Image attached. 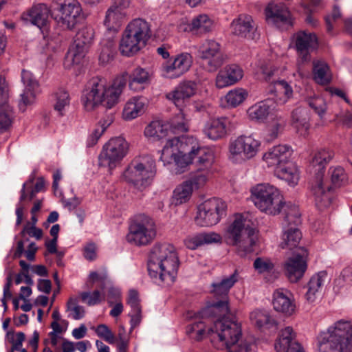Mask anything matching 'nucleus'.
<instances>
[{
    "instance_id": "15",
    "label": "nucleus",
    "mask_w": 352,
    "mask_h": 352,
    "mask_svg": "<svg viewBox=\"0 0 352 352\" xmlns=\"http://www.w3.org/2000/svg\"><path fill=\"white\" fill-rule=\"evenodd\" d=\"M129 151V144L124 138L116 137L110 139L102 147L99 155V165L114 168Z\"/></svg>"
},
{
    "instance_id": "3",
    "label": "nucleus",
    "mask_w": 352,
    "mask_h": 352,
    "mask_svg": "<svg viewBox=\"0 0 352 352\" xmlns=\"http://www.w3.org/2000/svg\"><path fill=\"white\" fill-rule=\"evenodd\" d=\"M319 352H352V322L340 320L318 337Z\"/></svg>"
},
{
    "instance_id": "11",
    "label": "nucleus",
    "mask_w": 352,
    "mask_h": 352,
    "mask_svg": "<svg viewBox=\"0 0 352 352\" xmlns=\"http://www.w3.org/2000/svg\"><path fill=\"white\" fill-rule=\"evenodd\" d=\"M156 226L154 221L145 214H139L131 224L126 241L135 245L150 244L156 236Z\"/></svg>"
},
{
    "instance_id": "46",
    "label": "nucleus",
    "mask_w": 352,
    "mask_h": 352,
    "mask_svg": "<svg viewBox=\"0 0 352 352\" xmlns=\"http://www.w3.org/2000/svg\"><path fill=\"white\" fill-rule=\"evenodd\" d=\"M190 30L197 33H207L213 28V21L206 14H200L192 19L190 23Z\"/></svg>"
},
{
    "instance_id": "20",
    "label": "nucleus",
    "mask_w": 352,
    "mask_h": 352,
    "mask_svg": "<svg viewBox=\"0 0 352 352\" xmlns=\"http://www.w3.org/2000/svg\"><path fill=\"white\" fill-rule=\"evenodd\" d=\"M307 250L299 248L284 262L283 271L290 283H297L303 277L307 268Z\"/></svg>"
},
{
    "instance_id": "21",
    "label": "nucleus",
    "mask_w": 352,
    "mask_h": 352,
    "mask_svg": "<svg viewBox=\"0 0 352 352\" xmlns=\"http://www.w3.org/2000/svg\"><path fill=\"white\" fill-rule=\"evenodd\" d=\"M192 63V58L188 53L173 56L162 65V75L170 79L179 78L189 70Z\"/></svg>"
},
{
    "instance_id": "41",
    "label": "nucleus",
    "mask_w": 352,
    "mask_h": 352,
    "mask_svg": "<svg viewBox=\"0 0 352 352\" xmlns=\"http://www.w3.org/2000/svg\"><path fill=\"white\" fill-rule=\"evenodd\" d=\"M229 312L228 300L219 299L215 302L208 305L201 311L198 313L200 318L221 317Z\"/></svg>"
},
{
    "instance_id": "56",
    "label": "nucleus",
    "mask_w": 352,
    "mask_h": 352,
    "mask_svg": "<svg viewBox=\"0 0 352 352\" xmlns=\"http://www.w3.org/2000/svg\"><path fill=\"white\" fill-rule=\"evenodd\" d=\"M186 332L191 338L197 341L201 340L206 333L205 322L201 320L194 322L187 327Z\"/></svg>"
},
{
    "instance_id": "43",
    "label": "nucleus",
    "mask_w": 352,
    "mask_h": 352,
    "mask_svg": "<svg viewBox=\"0 0 352 352\" xmlns=\"http://www.w3.org/2000/svg\"><path fill=\"white\" fill-rule=\"evenodd\" d=\"M270 100L258 102L248 109V115L250 120L263 122L270 112Z\"/></svg>"
},
{
    "instance_id": "1",
    "label": "nucleus",
    "mask_w": 352,
    "mask_h": 352,
    "mask_svg": "<svg viewBox=\"0 0 352 352\" xmlns=\"http://www.w3.org/2000/svg\"><path fill=\"white\" fill-rule=\"evenodd\" d=\"M178 267L177 253L171 244H156L153 247L148 263L151 277L158 278L162 283L169 285L175 280Z\"/></svg>"
},
{
    "instance_id": "38",
    "label": "nucleus",
    "mask_w": 352,
    "mask_h": 352,
    "mask_svg": "<svg viewBox=\"0 0 352 352\" xmlns=\"http://www.w3.org/2000/svg\"><path fill=\"white\" fill-rule=\"evenodd\" d=\"M275 175L281 179L286 181L289 185L294 186L299 180V171L295 164L290 161L282 166L275 169Z\"/></svg>"
},
{
    "instance_id": "37",
    "label": "nucleus",
    "mask_w": 352,
    "mask_h": 352,
    "mask_svg": "<svg viewBox=\"0 0 352 352\" xmlns=\"http://www.w3.org/2000/svg\"><path fill=\"white\" fill-rule=\"evenodd\" d=\"M145 108V100L142 97H133L125 104L122 111V118L131 120L141 116Z\"/></svg>"
},
{
    "instance_id": "12",
    "label": "nucleus",
    "mask_w": 352,
    "mask_h": 352,
    "mask_svg": "<svg viewBox=\"0 0 352 352\" xmlns=\"http://www.w3.org/2000/svg\"><path fill=\"white\" fill-rule=\"evenodd\" d=\"M262 78L270 85L268 91L276 98L277 103L283 104L292 96L293 91L290 85L285 80H278L279 71L271 63H265L260 67Z\"/></svg>"
},
{
    "instance_id": "55",
    "label": "nucleus",
    "mask_w": 352,
    "mask_h": 352,
    "mask_svg": "<svg viewBox=\"0 0 352 352\" xmlns=\"http://www.w3.org/2000/svg\"><path fill=\"white\" fill-rule=\"evenodd\" d=\"M56 102L54 104V109L60 116L65 114V109L69 107L70 103V98L67 91L60 89L56 94Z\"/></svg>"
},
{
    "instance_id": "24",
    "label": "nucleus",
    "mask_w": 352,
    "mask_h": 352,
    "mask_svg": "<svg viewBox=\"0 0 352 352\" xmlns=\"http://www.w3.org/2000/svg\"><path fill=\"white\" fill-rule=\"evenodd\" d=\"M129 6V0H113L106 12L104 25L109 30H117L126 17L125 10Z\"/></svg>"
},
{
    "instance_id": "5",
    "label": "nucleus",
    "mask_w": 352,
    "mask_h": 352,
    "mask_svg": "<svg viewBox=\"0 0 352 352\" xmlns=\"http://www.w3.org/2000/svg\"><path fill=\"white\" fill-rule=\"evenodd\" d=\"M334 155L333 150L322 148L318 151L312 158L311 165L318 173L311 182V191L315 197L316 205L320 210L329 207L331 204L330 187L324 186L323 177L326 166L333 160Z\"/></svg>"
},
{
    "instance_id": "27",
    "label": "nucleus",
    "mask_w": 352,
    "mask_h": 352,
    "mask_svg": "<svg viewBox=\"0 0 352 352\" xmlns=\"http://www.w3.org/2000/svg\"><path fill=\"white\" fill-rule=\"evenodd\" d=\"M243 76V71L239 65H228L218 72L215 85L219 89L224 88L236 83Z\"/></svg>"
},
{
    "instance_id": "52",
    "label": "nucleus",
    "mask_w": 352,
    "mask_h": 352,
    "mask_svg": "<svg viewBox=\"0 0 352 352\" xmlns=\"http://www.w3.org/2000/svg\"><path fill=\"white\" fill-rule=\"evenodd\" d=\"M252 322L258 328L276 326V322L269 314L263 311L255 310L250 314Z\"/></svg>"
},
{
    "instance_id": "63",
    "label": "nucleus",
    "mask_w": 352,
    "mask_h": 352,
    "mask_svg": "<svg viewBox=\"0 0 352 352\" xmlns=\"http://www.w3.org/2000/svg\"><path fill=\"white\" fill-rule=\"evenodd\" d=\"M114 55V47L112 41H108L106 44H102V49L99 56V60L102 63H107L111 60Z\"/></svg>"
},
{
    "instance_id": "14",
    "label": "nucleus",
    "mask_w": 352,
    "mask_h": 352,
    "mask_svg": "<svg viewBox=\"0 0 352 352\" xmlns=\"http://www.w3.org/2000/svg\"><path fill=\"white\" fill-rule=\"evenodd\" d=\"M94 30L90 27H83L76 33L73 44L69 49L65 58V65H79L83 62L85 55L92 43Z\"/></svg>"
},
{
    "instance_id": "34",
    "label": "nucleus",
    "mask_w": 352,
    "mask_h": 352,
    "mask_svg": "<svg viewBox=\"0 0 352 352\" xmlns=\"http://www.w3.org/2000/svg\"><path fill=\"white\" fill-rule=\"evenodd\" d=\"M221 235L216 232H201L188 236L184 242L187 248L195 250L204 245L221 243Z\"/></svg>"
},
{
    "instance_id": "35",
    "label": "nucleus",
    "mask_w": 352,
    "mask_h": 352,
    "mask_svg": "<svg viewBox=\"0 0 352 352\" xmlns=\"http://www.w3.org/2000/svg\"><path fill=\"white\" fill-rule=\"evenodd\" d=\"M152 73L144 68L138 67L129 74V87L134 91H140L151 82Z\"/></svg>"
},
{
    "instance_id": "22",
    "label": "nucleus",
    "mask_w": 352,
    "mask_h": 352,
    "mask_svg": "<svg viewBox=\"0 0 352 352\" xmlns=\"http://www.w3.org/2000/svg\"><path fill=\"white\" fill-rule=\"evenodd\" d=\"M266 20L281 30L293 25V19L287 8L283 3H270L265 9Z\"/></svg>"
},
{
    "instance_id": "54",
    "label": "nucleus",
    "mask_w": 352,
    "mask_h": 352,
    "mask_svg": "<svg viewBox=\"0 0 352 352\" xmlns=\"http://www.w3.org/2000/svg\"><path fill=\"white\" fill-rule=\"evenodd\" d=\"M331 180L336 187H340L347 183L348 177L344 169L341 166L331 167L329 170Z\"/></svg>"
},
{
    "instance_id": "44",
    "label": "nucleus",
    "mask_w": 352,
    "mask_h": 352,
    "mask_svg": "<svg viewBox=\"0 0 352 352\" xmlns=\"http://www.w3.org/2000/svg\"><path fill=\"white\" fill-rule=\"evenodd\" d=\"M13 120L14 113L8 101L0 102V132L4 133L8 131L12 126Z\"/></svg>"
},
{
    "instance_id": "61",
    "label": "nucleus",
    "mask_w": 352,
    "mask_h": 352,
    "mask_svg": "<svg viewBox=\"0 0 352 352\" xmlns=\"http://www.w3.org/2000/svg\"><path fill=\"white\" fill-rule=\"evenodd\" d=\"M308 104L320 118H322L327 110V105L322 98H311L308 100Z\"/></svg>"
},
{
    "instance_id": "57",
    "label": "nucleus",
    "mask_w": 352,
    "mask_h": 352,
    "mask_svg": "<svg viewBox=\"0 0 352 352\" xmlns=\"http://www.w3.org/2000/svg\"><path fill=\"white\" fill-rule=\"evenodd\" d=\"M253 265L255 270L260 274L271 272L274 267L272 260L265 257L256 258L254 261Z\"/></svg>"
},
{
    "instance_id": "60",
    "label": "nucleus",
    "mask_w": 352,
    "mask_h": 352,
    "mask_svg": "<svg viewBox=\"0 0 352 352\" xmlns=\"http://www.w3.org/2000/svg\"><path fill=\"white\" fill-rule=\"evenodd\" d=\"M120 292L114 289H111L109 294V303L112 304L111 298H113L116 302V305L110 311V315L113 317H117L123 311V305L120 299Z\"/></svg>"
},
{
    "instance_id": "18",
    "label": "nucleus",
    "mask_w": 352,
    "mask_h": 352,
    "mask_svg": "<svg viewBox=\"0 0 352 352\" xmlns=\"http://www.w3.org/2000/svg\"><path fill=\"white\" fill-rule=\"evenodd\" d=\"M197 52L205 69L209 72H216L225 61L221 45L214 40H205L199 45Z\"/></svg>"
},
{
    "instance_id": "51",
    "label": "nucleus",
    "mask_w": 352,
    "mask_h": 352,
    "mask_svg": "<svg viewBox=\"0 0 352 352\" xmlns=\"http://www.w3.org/2000/svg\"><path fill=\"white\" fill-rule=\"evenodd\" d=\"M129 82V74L124 73L121 76H118L111 85H109L110 93L109 98L113 100H115L116 104L118 102L119 97L125 87L126 82Z\"/></svg>"
},
{
    "instance_id": "19",
    "label": "nucleus",
    "mask_w": 352,
    "mask_h": 352,
    "mask_svg": "<svg viewBox=\"0 0 352 352\" xmlns=\"http://www.w3.org/2000/svg\"><path fill=\"white\" fill-rule=\"evenodd\" d=\"M54 10L60 12L58 22H61L68 29H72L83 19V12L78 0H53Z\"/></svg>"
},
{
    "instance_id": "4",
    "label": "nucleus",
    "mask_w": 352,
    "mask_h": 352,
    "mask_svg": "<svg viewBox=\"0 0 352 352\" xmlns=\"http://www.w3.org/2000/svg\"><path fill=\"white\" fill-rule=\"evenodd\" d=\"M228 243L235 246L241 256L254 251L258 239L257 234L251 228L249 221L241 214H236L226 232Z\"/></svg>"
},
{
    "instance_id": "49",
    "label": "nucleus",
    "mask_w": 352,
    "mask_h": 352,
    "mask_svg": "<svg viewBox=\"0 0 352 352\" xmlns=\"http://www.w3.org/2000/svg\"><path fill=\"white\" fill-rule=\"evenodd\" d=\"M168 126L160 121L151 122L144 129V135L146 137L155 139H161L168 135Z\"/></svg>"
},
{
    "instance_id": "39",
    "label": "nucleus",
    "mask_w": 352,
    "mask_h": 352,
    "mask_svg": "<svg viewBox=\"0 0 352 352\" xmlns=\"http://www.w3.org/2000/svg\"><path fill=\"white\" fill-rule=\"evenodd\" d=\"M287 228L282 235V242L280 245L283 249H295L294 252H297L298 249L303 248L302 247H298L302 239V233L296 227Z\"/></svg>"
},
{
    "instance_id": "2",
    "label": "nucleus",
    "mask_w": 352,
    "mask_h": 352,
    "mask_svg": "<svg viewBox=\"0 0 352 352\" xmlns=\"http://www.w3.org/2000/svg\"><path fill=\"white\" fill-rule=\"evenodd\" d=\"M199 146L197 140L192 136L173 137L168 139L164 146L160 160L166 165L173 160L177 173H182L190 164L191 155Z\"/></svg>"
},
{
    "instance_id": "45",
    "label": "nucleus",
    "mask_w": 352,
    "mask_h": 352,
    "mask_svg": "<svg viewBox=\"0 0 352 352\" xmlns=\"http://www.w3.org/2000/svg\"><path fill=\"white\" fill-rule=\"evenodd\" d=\"M326 276V272H320L311 278L308 283V290L305 294V298L308 302H312L315 300L316 293L323 285Z\"/></svg>"
},
{
    "instance_id": "62",
    "label": "nucleus",
    "mask_w": 352,
    "mask_h": 352,
    "mask_svg": "<svg viewBox=\"0 0 352 352\" xmlns=\"http://www.w3.org/2000/svg\"><path fill=\"white\" fill-rule=\"evenodd\" d=\"M308 104L320 118H322L327 110V105L322 98H311L308 100Z\"/></svg>"
},
{
    "instance_id": "28",
    "label": "nucleus",
    "mask_w": 352,
    "mask_h": 352,
    "mask_svg": "<svg viewBox=\"0 0 352 352\" xmlns=\"http://www.w3.org/2000/svg\"><path fill=\"white\" fill-rule=\"evenodd\" d=\"M274 347L277 352H305L296 340V334L291 327H287L282 330Z\"/></svg>"
},
{
    "instance_id": "48",
    "label": "nucleus",
    "mask_w": 352,
    "mask_h": 352,
    "mask_svg": "<svg viewBox=\"0 0 352 352\" xmlns=\"http://www.w3.org/2000/svg\"><path fill=\"white\" fill-rule=\"evenodd\" d=\"M170 128L174 132H186L189 129V120L183 109H179V112L171 118Z\"/></svg>"
},
{
    "instance_id": "31",
    "label": "nucleus",
    "mask_w": 352,
    "mask_h": 352,
    "mask_svg": "<svg viewBox=\"0 0 352 352\" xmlns=\"http://www.w3.org/2000/svg\"><path fill=\"white\" fill-rule=\"evenodd\" d=\"M272 305L276 311L283 313L285 316L292 315L296 309L292 295L282 289L274 292Z\"/></svg>"
},
{
    "instance_id": "9",
    "label": "nucleus",
    "mask_w": 352,
    "mask_h": 352,
    "mask_svg": "<svg viewBox=\"0 0 352 352\" xmlns=\"http://www.w3.org/2000/svg\"><path fill=\"white\" fill-rule=\"evenodd\" d=\"M252 199L261 212L276 215L280 212L283 197L279 190L269 184H258L251 190Z\"/></svg>"
},
{
    "instance_id": "7",
    "label": "nucleus",
    "mask_w": 352,
    "mask_h": 352,
    "mask_svg": "<svg viewBox=\"0 0 352 352\" xmlns=\"http://www.w3.org/2000/svg\"><path fill=\"white\" fill-rule=\"evenodd\" d=\"M156 174L155 162L149 155L135 157L123 173L125 180L142 190L152 183Z\"/></svg>"
},
{
    "instance_id": "36",
    "label": "nucleus",
    "mask_w": 352,
    "mask_h": 352,
    "mask_svg": "<svg viewBox=\"0 0 352 352\" xmlns=\"http://www.w3.org/2000/svg\"><path fill=\"white\" fill-rule=\"evenodd\" d=\"M239 274L237 270H234V273L228 277L223 278L221 282L218 283H213V289L212 292L214 296L218 299L228 300V295L230 288L239 280Z\"/></svg>"
},
{
    "instance_id": "50",
    "label": "nucleus",
    "mask_w": 352,
    "mask_h": 352,
    "mask_svg": "<svg viewBox=\"0 0 352 352\" xmlns=\"http://www.w3.org/2000/svg\"><path fill=\"white\" fill-rule=\"evenodd\" d=\"M328 65L323 61L314 62V80L319 84L327 85L331 80Z\"/></svg>"
},
{
    "instance_id": "23",
    "label": "nucleus",
    "mask_w": 352,
    "mask_h": 352,
    "mask_svg": "<svg viewBox=\"0 0 352 352\" xmlns=\"http://www.w3.org/2000/svg\"><path fill=\"white\" fill-rule=\"evenodd\" d=\"M197 89V83L192 80L181 82L173 91L166 95L178 109H183L188 100L195 95Z\"/></svg>"
},
{
    "instance_id": "42",
    "label": "nucleus",
    "mask_w": 352,
    "mask_h": 352,
    "mask_svg": "<svg viewBox=\"0 0 352 352\" xmlns=\"http://www.w3.org/2000/svg\"><path fill=\"white\" fill-rule=\"evenodd\" d=\"M281 209H283V226L286 227H296L301 223V215L297 206L283 202Z\"/></svg>"
},
{
    "instance_id": "47",
    "label": "nucleus",
    "mask_w": 352,
    "mask_h": 352,
    "mask_svg": "<svg viewBox=\"0 0 352 352\" xmlns=\"http://www.w3.org/2000/svg\"><path fill=\"white\" fill-rule=\"evenodd\" d=\"M34 175H31L28 180L23 184L22 189L21 190L20 192L21 195L19 197V201L16 208V226H19L22 223L24 210V206H23L22 203L27 199L28 195L26 193V190L28 188H31L32 184L34 181Z\"/></svg>"
},
{
    "instance_id": "32",
    "label": "nucleus",
    "mask_w": 352,
    "mask_h": 352,
    "mask_svg": "<svg viewBox=\"0 0 352 352\" xmlns=\"http://www.w3.org/2000/svg\"><path fill=\"white\" fill-rule=\"evenodd\" d=\"M291 124L300 135L308 134L310 124V115L305 107H298L291 113Z\"/></svg>"
},
{
    "instance_id": "10",
    "label": "nucleus",
    "mask_w": 352,
    "mask_h": 352,
    "mask_svg": "<svg viewBox=\"0 0 352 352\" xmlns=\"http://www.w3.org/2000/svg\"><path fill=\"white\" fill-rule=\"evenodd\" d=\"M110 88L103 78L96 76L87 83L83 104L87 111H92L99 106L111 109L116 102L109 98Z\"/></svg>"
},
{
    "instance_id": "25",
    "label": "nucleus",
    "mask_w": 352,
    "mask_h": 352,
    "mask_svg": "<svg viewBox=\"0 0 352 352\" xmlns=\"http://www.w3.org/2000/svg\"><path fill=\"white\" fill-rule=\"evenodd\" d=\"M230 124L228 119L226 117L210 118L206 122L203 133L212 140H219L226 137L228 134V126Z\"/></svg>"
},
{
    "instance_id": "29",
    "label": "nucleus",
    "mask_w": 352,
    "mask_h": 352,
    "mask_svg": "<svg viewBox=\"0 0 352 352\" xmlns=\"http://www.w3.org/2000/svg\"><path fill=\"white\" fill-rule=\"evenodd\" d=\"M318 45V39L315 34L307 31H300L295 35V45L301 56L302 62L310 58L309 51L314 49Z\"/></svg>"
},
{
    "instance_id": "64",
    "label": "nucleus",
    "mask_w": 352,
    "mask_h": 352,
    "mask_svg": "<svg viewBox=\"0 0 352 352\" xmlns=\"http://www.w3.org/2000/svg\"><path fill=\"white\" fill-rule=\"evenodd\" d=\"M21 80L25 86V89L30 91H35L38 86V82L29 71L25 69L22 71Z\"/></svg>"
},
{
    "instance_id": "13",
    "label": "nucleus",
    "mask_w": 352,
    "mask_h": 352,
    "mask_svg": "<svg viewBox=\"0 0 352 352\" xmlns=\"http://www.w3.org/2000/svg\"><path fill=\"white\" fill-rule=\"evenodd\" d=\"M261 146L259 140L252 135H241L229 144V159L234 163H241L253 158Z\"/></svg>"
},
{
    "instance_id": "58",
    "label": "nucleus",
    "mask_w": 352,
    "mask_h": 352,
    "mask_svg": "<svg viewBox=\"0 0 352 352\" xmlns=\"http://www.w3.org/2000/svg\"><path fill=\"white\" fill-rule=\"evenodd\" d=\"M97 336L111 344L116 341V338L111 330L104 324H100L95 329Z\"/></svg>"
},
{
    "instance_id": "26",
    "label": "nucleus",
    "mask_w": 352,
    "mask_h": 352,
    "mask_svg": "<svg viewBox=\"0 0 352 352\" xmlns=\"http://www.w3.org/2000/svg\"><path fill=\"white\" fill-rule=\"evenodd\" d=\"M292 154V150L290 146L279 144L266 152L263 155V159L268 166L274 167L276 169L278 166H282L288 162Z\"/></svg>"
},
{
    "instance_id": "30",
    "label": "nucleus",
    "mask_w": 352,
    "mask_h": 352,
    "mask_svg": "<svg viewBox=\"0 0 352 352\" xmlns=\"http://www.w3.org/2000/svg\"><path fill=\"white\" fill-rule=\"evenodd\" d=\"M255 24L251 16L241 14L231 23L232 33L241 38H255Z\"/></svg>"
},
{
    "instance_id": "40",
    "label": "nucleus",
    "mask_w": 352,
    "mask_h": 352,
    "mask_svg": "<svg viewBox=\"0 0 352 352\" xmlns=\"http://www.w3.org/2000/svg\"><path fill=\"white\" fill-rule=\"evenodd\" d=\"M192 183L190 180H186L178 185L173 190L171 198V203L175 206H179L187 203L192 194Z\"/></svg>"
},
{
    "instance_id": "59",
    "label": "nucleus",
    "mask_w": 352,
    "mask_h": 352,
    "mask_svg": "<svg viewBox=\"0 0 352 352\" xmlns=\"http://www.w3.org/2000/svg\"><path fill=\"white\" fill-rule=\"evenodd\" d=\"M109 124L110 122H104L102 123V122H100L99 124L96 126L92 133L89 136L87 139V146H93L96 145Z\"/></svg>"
},
{
    "instance_id": "17",
    "label": "nucleus",
    "mask_w": 352,
    "mask_h": 352,
    "mask_svg": "<svg viewBox=\"0 0 352 352\" xmlns=\"http://www.w3.org/2000/svg\"><path fill=\"white\" fill-rule=\"evenodd\" d=\"M191 157L190 164H194L197 170L189 180L192 182V186L195 185L199 188L206 184L210 175L214 154L209 148L199 146Z\"/></svg>"
},
{
    "instance_id": "6",
    "label": "nucleus",
    "mask_w": 352,
    "mask_h": 352,
    "mask_svg": "<svg viewBox=\"0 0 352 352\" xmlns=\"http://www.w3.org/2000/svg\"><path fill=\"white\" fill-rule=\"evenodd\" d=\"M214 331L221 346L229 349L228 352H250L254 344L247 340L242 341L234 349L232 346L237 343L241 337V324L236 321L223 317L214 323L213 328L209 329L208 332Z\"/></svg>"
},
{
    "instance_id": "53",
    "label": "nucleus",
    "mask_w": 352,
    "mask_h": 352,
    "mask_svg": "<svg viewBox=\"0 0 352 352\" xmlns=\"http://www.w3.org/2000/svg\"><path fill=\"white\" fill-rule=\"evenodd\" d=\"M248 96V92L243 88H235L230 90L226 96V100L227 103L232 107L241 104Z\"/></svg>"
},
{
    "instance_id": "33",
    "label": "nucleus",
    "mask_w": 352,
    "mask_h": 352,
    "mask_svg": "<svg viewBox=\"0 0 352 352\" xmlns=\"http://www.w3.org/2000/svg\"><path fill=\"white\" fill-rule=\"evenodd\" d=\"M50 14V10L46 4L39 3L34 6L28 12L21 15L23 21H29L39 28L45 26Z\"/></svg>"
},
{
    "instance_id": "16",
    "label": "nucleus",
    "mask_w": 352,
    "mask_h": 352,
    "mask_svg": "<svg viewBox=\"0 0 352 352\" xmlns=\"http://www.w3.org/2000/svg\"><path fill=\"white\" fill-rule=\"evenodd\" d=\"M226 203L219 199L212 198L206 200L197 208L195 222L200 226L216 225L221 218L226 215Z\"/></svg>"
},
{
    "instance_id": "8",
    "label": "nucleus",
    "mask_w": 352,
    "mask_h": 352,
    "mask_svg": "<svg viewBox=\"0 0 352 352\" xmlns=\"http://www.w3.org/2000/svg\"><path fill=\"white\" fill-rule=\"evenodd\" d=\"M150 27L148 23L141 19L130 22L120 41L119 49L125 56H131L143 48L150 38Z\"/></svg>"
}]
</instances>
